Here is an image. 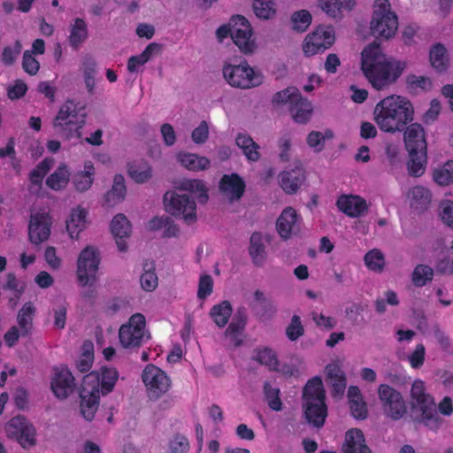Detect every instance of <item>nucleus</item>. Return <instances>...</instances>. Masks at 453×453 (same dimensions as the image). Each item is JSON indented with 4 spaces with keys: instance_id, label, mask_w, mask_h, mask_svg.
I'll return each mask as SVG.
<instances>
[{
    "instance_id": "5",
    "label": "nucleus",
    "mask_w": 453,
    "mask_h": 453,
    "mask_svg": "<svg viewBox=\"0 0 453 453\" xmlns=\"http://www.w3.org/2000/svg\"><path fill=\"white\" fill-rule=\"evenodd\" d=\"M99 264V254L94 248L87 247L81 252L77 262V278L81 286H89L81 294L86 300H93L96 297V290L91 287L96 280Z\"/></svg>"
},
{
    "instance_id": "34",
    "label": "nucleus",
    "mask_w": 453,
    "mask_h": 453,
    "mask_svg": "<svg viewBox=\"0 0 453 453\" xmlns=\"http://www.w3.org/2000/svg\"><path fill=\"white\" fill-rule=\"evenodd\" d=\"M249 254L256 266H262L266 259L265 246L260 233L254 232L250 238Z\"/></svg>"
},
{
    "instance_id": "36",
    "label": "nucleus",
    "mask_w": 453,
    "mask_h": 453,
    "mask_svg": "<svg viewBox=\"0 0 453 453\" xmlns=\"http://www.w3.org/2000/svg\"><path fill=\"white\" fill-rule=\"evenodd\" d=\"M126 193L127 188L123 175H115L111 190H109L104 196L106 205L111 207L122 202L125 199Z\"/></svg>"
},
{
    "instance_id": "10",
    "label": "nucleus",
    "mask_w": 453,
    "mask_h": 453,
    "mask_svg": "<svg viewBox=\"0 0 453 453\" xmlns=\"http://www.w3.org/2000/svg\"><path fill=\"white\" fill-rule=\"evenodd\" d=\"M165 211L173 216H182L187 223L196 219V203L188 195H179L174 191H167L164 195Z\"/></svg>"
},
{
    "instance_id": "52",
    "label": "nucleus",
    "mask_w": 453,
    "mask_h": 453,
    "mask_svg": "<svg viewBox=\"0 0 453 453\" xmlns=\"http://www.w3.org/2000/svg\"><path fill=\"white\" fill-rule=\"evenodd\" d=\"M366 266L375 272H382L385 265V257L383 253L378 250L373 249L368 251L364 257Z\"/></svg>"
},
{
    "instance_id": "13",
    "label": "nucleus",
    "mask_w": 453,
    "mask_h": 453,
    "mask_svg": "<svg viewBox=\"0 0 453 453\" xmlns=\"http://www.w3.org/2000/svg\"><path fill=\"white\" fill-rule=\"evenodd\" d=\"M8 437L16 440L24 449H29L36 444V431L32 423L22 415L13 417L6 424Z\"/></svg>"
},
{
    "instance_id": "1",
    "label": "nucleus",
    "mask_w": 453,
    "mask_h": 453,
    "mask_svg": "<svg viewBox=\"0 0 453 453\" xmlns=\"http://www.w3.org/2000/svg\"><path fill=\"white\" fill-rule=\"evenodd\" d=\"M397 27L398 18L391 11L389 2L375 0L370 21V32L375 39L362 50L360 69L376 90H384L396 83L407 69V61L388 56L380 48V42L394 37Z\"/></svg>"
},
{
    "instance_id": "47",
    "label": "nucleus",
    "mask_w": 453,
    "mask_h": 453,
    "mask_svg": "<svg viewBox=\"0 0 453 453\" xmlns=\"http://www.w3.org/2000/svg\"><path fill=\"white\" fill-rule=\"evenodd\" d=\"M84 82L88 94L93 95L95 90V74L96 72V62L92 57L85 58L83 61Z\"/></svg>"
},
{
    "instance_id": "29",
    "label": "nucleus",
    "mask_w": 453,
    "mask_h": 453,
    "mask_svg": "<svg viewBox=\"0 0 453 453\" xmlns=\"http://www.w3.org/2000/svg\"><path fill=\"white\" fill-rule=\"evenodd\" d=\"M311 103L301 94L289 106V111L294 121L297 124H306L312 114Z\"/></svg>"
},
{
    "instance_id": "62",
    "label": "nucleus",
    "mask_w": 453,
    "mask_h": 453,
    "mask_svg": "<svg viewBox=\"0 0 453 453\" xmlns=\"http://www.w3.org/2000/svg\"><path fill=\"white\" fill-rule=\"evenodd\" d=\"M426 349L422 343L416 346L415 350L408 356V360L414 369L420 368L425 361Z\"/></svg>"
},
{
    "instance_id": "59",
    "label": "nucleus",
    "mask_w": 453,
    "mask_h": 453,
    "mask_svg": "<svg viewBox=\"0 0 453 453\" xmlns=\"http://www.w3.org/2000/svg\"><path fill=\"white\" fill-rule=\"evenodd\" d=\"M22 67L24 71L29 75H35L38 73L40 68V63L32 55L30 50H26L22 58Z\"/></svg>"
},
{
    "instance_id": "51",
    "label": "nucleus",
    "mask_w": 453,
    "mask_h": 453,
    "mask_svg": "<svg viewBox=\"0 0 453 453\" xmlns=\"http://www.w3.org/2000/svg\"><path fill=\"white\" fill-rule=\"evenodd\" d=\"M298 94L301 93L296 88L288 87L287 88L278 91L273 95L272 104L273 105L280 106L289 103L291 105L298 97Z\"/></svg>"
},
{
    "instance_id": "3",
    "label": "nucleus",
    "mask_w": 453,
    "mask_h": 453,
    "mask_svg": "<svg viewBox=\"0 0 453 453\" xmlns=\"http://www.w3.org/2000/svg\"><path fill=\"white\" fill-rule=\"evenodd\" d=\"M411 418L432 431H437L443 419L439 416L433 396L426 393L425 383L415 380L411 388Z\"/></svg>"
},
{
    "instance_id": "55",
    "label": "nucleus",
    "mask_w": 453,
    "mask_h": 453,
    "mask_svg": "<svg viewBox=\"0 0 453 453\" xmlns=\"http://www.w3.org/2000/svg\"><path fill=\"white\" fill-rule=\"evenodd\" d=\"M274 0H253V11L259 19H269L275 14Z\"/></svg>"
},
{
    "instance_id": "49",
    "label": "nucleus",
    "mask_w": 453,
    "mask_h": 453,
    "mask_svg": "<svg viewBox=\"0 0 453 453\" xmlns=\"http://www.w3.org/2000/svg\"><path fill=\"white\" fill-rule=\"evenodd\" d=\"M253 359L261 365L268 366L272 371L278 370L279 361L276 353L271 348L257 349Z\"/></svg>"
},
{
    "instance_id": "39",
    "label": "nucleus",
    "mask_w": 453,
    "mask_h": 453,
    "mask_svg": "<svg viewBox=\"0 0 453 453\" xmlns=\"http://www.w3.org/2000/svg\"><path fill=\"white\" fill-rule=\"evenodd\" d=\"M35 312V307L33 303L27 302L19 310L17 320L21 330L22 336H28L33 327V317Z\"/></svg>"
},
{
    "instance_id": "12",
    "label": "nucleus",
    "mask_w": 453,
    "mask_h": 453,
    "mask_svg": "<svg viewBox=\"0 0 453 453\" xmlns=\"http://www.w3.org/2000/svg\"><path fill=\"white\" fill-rule=\"evenodd\" d=\"M335 42L334 29L332 26H319L309 34L303 42V50L306 57L323 53Z\"/></svg>"
},
{
    "instance_id": "41",
    "label": "nucleus",
    "mask_w": 453,
    "mask_h": 453,
    "mask_svg": "<svg viewBox=\"0 0 453 453\" xmlns=\"http://www.w3.org/2000/svg\"><path fill=\"white\" fill-rule=\"evenodd\" d=\"M97 373V372H96ZM99 375V391L103 395L111 393L119 378V372L115 368L102 367Z\"/></svg>"
},
{
    "instance_id": "40",
    "label": "nucleus",
    "mask_w": 453,
    "mask_h": 453,
    "mask_svg": "<svg viewBox=\"0 0 453 453\" xmlns=\"http://www.w3.org/2000/svg\"><path fill=\"white\" fill-rule=\"evenodd\" d=\"M316 398L326 399L322 379L319 376L309 380L303 388V402L312 401Z\"/></svg>"
},
{
    "instance_id": "16",
    "label": "nucleus",
    "mask_w": 453,
    "mask_h": 453,
    "mask_svg": "<svg viewBox=\"0 0 453 453\" xmlns=\"http://www.w3.org/2000/svg\"><path fill=\"white\" fill-rule=\"evenodd\" d=\"M51 232V222L48 213L37 212L30 217L28 226L29 241L39 245L47 241Z\"/></svg>"
},
{
    "instance_id": "22",
    "label": "nucleus",
    "mask_w": 453,
    "mask_h": 453,
    "mask_svg": "<svg viewBox=\"0 0 453 453\" xmlns=\"http://www.w3.org/2000/svg\"><path fill=\"white\" fill-rule=\"evenodd\" d=\"M326 382L331 385V395L335 399H341L345 392L347 378L345 372L336 364H328L326 366Z\"/></svg>"
},
{
    "instance_id": "20",
    "label": "nucleus",
    "mask_w": 453,
    "mask_h": 453,
    "mask_svg": "<svg viewBox=\"0 0 453 453\" xmlns=\"http://www.w3.org/2000/svg\"><path fill=\"white\" fill-rule=\"evenodd\" d=\"M246 322V309L243 306L239 307L225 332L226 338L233 346L240 347L242 344V339L241 336L245 328Z\"/></svg>"
},
{
    "instance_id": "31",
    "label": "nucleus",
    "mask_w": 453,
    "mask_h": 453,
    "mask_svg": "<svg viewBox=\"0 0 453 453\" xmlns=\"http://www.w3.org/2000/svg\"><path fill=\"white\" fill-rule=\"evenodd\" d=\"M88 31L86 21L83 19L76 18L70 27L68 36L69 44L72 49L78 50L81 44L88 39Z\"/></svg>"
},
{
    "instance_id": "44",
    "label": "nucleus",
    "mask_w": 453,
    "mask_h": 453,
    "mask_svg": "<svg viewBox=\"0 0 453 453\" xmlns=\"http://www.w3.org/2000/svg\"><path fill=\"white\" fill-rule=\"evenodd\" d=\"M54 160L50 157H46L42 160L29 173V181L37 187H41L42 180L47 173L50 172Z\"/></svg>"
},
{
    "instance_id": "64",
    "label": "nucleus",
    "mask_w": 453,
    "mask_h": 453,
    "mask_svg": "<svg viewBox=\"0 0 453 453\" xmlns=\"http://www.w3.org/2000/svg\"><path fill=\"white\" fill-rule=\"evenodd\" d=\"M169 448L171 453H186L188 450L189 443L186 437L177 434L170 441Z\"/></svg>"
},
{
    "instance_id": "25",
    "label": "nucleus",
    "mask_w": 453,
    "mask_h": 453,
    "mask_svg": "<svg viewBox=\"0 0 453 453\" xmlns=\"http://www.w3.org/2000/svg\"><path fill=\"white\" fill-rule=\"evenodd\" d=\"M131 229L132 226L124 214L119 213L112 219L111 231L119 251H127V245L124 239L129 236Z\"/></svg>"
},
{
    "instance_id": "8",
    "label": "nucleus",
    "mask_w": 453,
    "mask_h": 453,
    "mask_svg": "<svg viewBox=\"0 0 453 453\" xmlns=\"http://www.w3.org/2000/svg\"><path fill=\"white\" fill-rule=\"evenodd\" d=\"M379 399L384 414L396 421L407 413V405L403 395L388 384H380L378 388Z\"/></svg>"
},
{
    "instance_id": "48",
    "label": "nucleus",
    "mask_w": 453,
    "mask_h": 453,
    "mask_svg": "<svg viewBox=\"0 0 453 453\" xmlns=\"http://www.w3.org/2000/svg\"><path fill=\"white\" fill-rule=\"evenodd\" d=\"M263 392L268 406L275 411L282 410V403L280 398V389L274 388L270 382L265 381L263 386Z\"/></svg>"
},
{
    "instance_id": "46",
    "label": "nucleus",
    "mask_w": 453,
    "mask_h": 453,
    "mask_svg": "<svg viewBox=\"0 0 453 453\" xmlns=\"http://www.w3.org/2000/svg\"><path fill=\"white\" fill-rule=\"evenodd\" d=\"M292 29L297 33L305 32L310 27L312 17L309 11L300 10L291 15Z\"/></svg>"
},
{
    "instance_id": "18",
    "label": "nucleus",
    "mask_w": 453,
    "mask_h": 453,
    "mask_svg": "<svg viewBox=\"0 0 453 453\" xmlns=\"http://www.w3.org/2000/svg\"><path fill=\"white\" fill-rule=\"evenodd\" d=\"M326 399L316 398L312 401L303 402V414L307 422L316 428L324 426L327 417Z\"/></svg>"
},
{
    "instance_id": "38",
    "label": "nucleus",
    "mask_w": 453,
    "mask_h": 453,
    "mask_svg": "<svg viewBox=\"0 0 453 453\" xmlns=\"http://www.w3.org/2000/svg\"><path fill=\"white\" fill-rule=\"evenodd\" d=\"M410 159L407 163L408 173L412 177H420L424 174L427 160L426 151H408Z\"/></svg>"
},
{
    "instance_id": "61",
    "label": "nucleus",
    "mask_w": 453,
    "mask_h": 453,
    "mask_svg": "<svg viewBox=\"0 0 453 453\" xmlns=\"http://www.w3.org/2000/svg\"><path fill=\"white\" fill-rule=\"evenodd\" d=\"M4 288L14 291L17 299H19L25 290V284L20 282L13 273H9L6 275V282Z\"/></svg>"
},
{
    "instance_id": "26",
    "label": "nucleus",
    "mask_w": 453,
    "mask_h": 453,
    "mask_svg": "<svg viewBox=\"0 0 453 453\" xmlns=\"http://www.w3.org/2000/svg\"><path fill=\"white\" fill-rule=\"evenodd\" d=\"M254 301L251 309L260 321H268L275 315L276 306L270 298L265 296L263 291L257 289L254 292Z\"/></svg>"
},
{
    "instance_id": "30",
    "label": "nucleus",
    "mask_w": 453,
    "mask_h": 453,
    "mask_svg": "<svg viewBox=\"0 0 453 453\" xmlns=\"http://www.w3.org/2000/svg\"><path fill=\"white\" fill-rule=\"evenodd\" d=\"M70 169L66 164L61 163L57 169L48 176L46 186L55 191L65 189L70 181Z\"/></svg>"
},
{
    "instance_id": "14",
    "label": "nucleus",
    "mask_w": 453,
    "mask_h": 453,
    "mask_svg": "<svg viewBox=\"0 0 453 453\" xmlns=\"http://www.w3.org/2000/svg\"><path fill=\"white\" fill-rule=\"evenodd\" d=\"M145 327V318L141 313L131 316L127 325H122L119 331V338L121 345L127 348H138L141 346Z\"/></svg>"
},
{
    "instance_id": "60",
    "label": "nucleus",
    "mask_w": 453,
    "mask_h": 453,
    "mask_svg": "<svg viewBox=\"0 0 453 453\" xmlns=\"http://www.w3.org/2000/svg\"><path fill=\"white\" fill-rule=\"evenodd\" d=\"M351 416L357 420H365L368 417V410L365 402L362 399L352 401L349 403Z\"/></svg>"
},
{
    "instance_id": "21",
    "label": "nucleus",
    "mask_w": 453,
    "mask_h": 453,
    "mask_svg": "<svg viewBox=\"0 0 453 453\" xmlns=\"http://www.w3.org/2000/svg\"><path fill=\"white\" fill-rule=\"evenodd\" d=\"M245 182L237 173L225 174L219 182L220 191L233 203L242 198L245 191Z\"/></svg>"
},
{
    "instance_id": "63",
    "label": "nucleus",
    "mask_w": 453,
    "mask_h": 453,
    "mask_svg": "<svg viewBox=\"0 0 453 453\" xmlns=\"http://www.w3.org/2000/svg\"><path fill=\"white\" fill-rule=\"evenodd\" d=\"M440 216L441 220L453 229V202L446 200L440 204Z\"/></svg>"
},
{
    "instance_id": "45",
    "label": "nucleus",
    "mask_w": 453,
    "mask_h": 453,
    "mask_svg": "<svg viewBox=\"0 0 453 453\" xmlns=\"http://www.w3.org/2000/svg\"><path fill=\"white\" fill-rule=\"evenodd\" d=\"M128 174L136 183H144L151 178L152 170L146 162H142L139 165L130 164Z\"/></svg>"
},
{
    "instance_id": "2",
    "label": "nucleus",
    "mask_w": 453,
    "mask_h": 453,
    "mask_svg": "<svg viewBox=\"0 0 453 453\" xmlns=\"http://www.w3.org/2000/svg\"><path fill=\"white\" fill-rule=\"evenodd\" d=\"M374 120L386 133L403 132L414 119V107L405 96L392 95L380 100L374 108Z\"/></svg>"
},
{
    "instance_id": "50",
    "label": "nucleus",
    "mask_w": 453,
    "mask_h": 453,
    "mask_svg": "<svg viewBox=\"0 0 453 453\" xmlns=\"http://www.w3.org/2000/svg\"><path fill=\"white\" fill-rule=\"evenodd\" d=\"M434 269L426 265H418L412 273V282L416 287H423L432 281Z\"/></svg>"
},
{
    "instance_id": "43",
    "label": "nucleus",
    "mask_w": 453,
    "mask_h": 453,
    "mask_svg": "<svg viewBox=\"0 0 453 453\" xmlns=\"http://www.w3.org/2000/svg\"><path fill=\"white\" fill-rule=\"evenodd\" d=\"M232 312L231 303L228 301H222L211 308L210 315L219 326L223 327L228 322Z\"/></svg>"
},
{
    "instance_id": "4",
    "label": "nucleus",
    "mask_w": 453,
    "mask_h": 453,
    "mask_svg": "<svg viewBox=\"0 0 453 453\" xmlns=\"http://www.w3.org/2000/svg\"><path fill=\"white\" fill-rule=\"evenodd\" d=\"M86 118L84 107L80 106L74 100L68 99L60 106L52 126L66 140L80 138Z\"/></svg>"
},
{
    "instance_id": "15",
    "label": "nucleus",
    "mask_w": 453,
    "mask_h": 453,
    "mask_svg": "<svg viewBox=\"0 0 453 453\" xmlns=\"http://www.w3.org/2000/svg\"><path fill=\"white\" fill-rule=\"evenodd\" d=\"M50 388L54 395L59 400L66 399L74 392L76 388L75 379L67 366L54 367Z\"/></svg>"
},
{
    "instance_id": "53",
    "label": "nucleus",
    "mask_w": 453,
    "mask_h": 453,
    "mask_svg": "<svg viewBox=\"0 0 453 453\" xmlns=\"http://www.w3.org/2000/svg\"><path fill=\"white\" fill-rule=\"evenodd\" d=\"M400 367V365L393 364L389 370L385 373V378L389 383L396 387H404L410 384L411 379L401 372L399 371Z\"/></svg>"
},
{
    "instance_id": "42",
    "label": "nucleus",
    "mask_w": 453,
    "mask_h": 453,
    "mask_svg": "<svg viewBox=\"0 0 453 453\" xmlns=\"http://www.w3.org/2000/svg\"><path fill=\"white\" fill-rule=\"evenodd\" d=\"M405 86L407 90L411 94H418L419 90L429 91L433 88V81L429 77L418 76L410 73L405 77Z\"/></svg>"
},
{
    "instance_id": "6",
    "label": "nucleus",
    "mask_w": 453,
    "mask_h": 453,
    "mask_svg": "<svg viewBox=\"0 0 453 453\" xmlns=\"http://www.w3.org/2000/svg\"><path fill=\"white\" fill-rule=\"evenodd\" d=\"M223 75L230 86L242 89L258 87L264 81L263 74L255 71L247 60L242 61L239 65H225Z\"/></svg>"
},
{
    "instance_id": "19",
    "label": "nucleus",
    "mask_w": 453,
    "mask_h": 453,
    "mask_svg": "<svg viewBox=\"0 0 453 453\" xmlns=\"http://www.w3.org/2000/svg\"><path fill=\"white\" fill-rule=\"evenodd\" d=\"M403 129V142L407 151H426L425 129L419 123H409Z\"/></svg>"
},
{
    "instance_id": "56",
    "label": "nucleus",
    "mask_w": 453,
    "mask_h": 453,
    "mask_svg": "<svg viewBox=\"0 0 453 453\" xmlns=\"http://www.w3.org/2000/svg\"><path fill=\"white\" fill-rule=\"evenodd\" d=\"M304 334V328L298 315H293L286 328V335L291 342H296Z\"/></svg>"
},
{
    "instance_id": "7",
    "label": "nucleus",
    "mask_w": 453,
    "mask_h": 453,
    "mask_svg": "<svg viewBox=\"0 0 453 453\" xmlns=\"http://www.w3.org/2000/svg\"><path fill=\"white\" fill-rule=\"evenodd\" d=\"M79 395L81 397V412L85 419L90 421L94 418L99 405L98 373L91 372L84 376Z\"/></svg>"
},
{
    "instance_id": "27",
    "label": "nucleus",
    "mask_w": 453,
    "mask_h": 453,
    "mask_svg": "<svg viewBox=\"0 0 453 453\" xmlns=\"http://www.w3.org/2000/svg\"><path fill=\"white\" fill-rule=\"evenodd\" d=\"M342 453H372L365 444L364 433L359 428H351L345 434Z\"/></svg>"
},
{
    "instance_id": "11",
    "label": "nucleus",
    "mask_w": 453,
    "mask_h": 453,
    "mask_svg": "<svg viewBox=\"0 0 453 453\" xmlns=\"http://www.w3.org/2000/svg\"><path fill=\"white\" fill-rule=\"evenodd\" d=\"M229 26L232 30V40L240 50L246 54H252L257 44L251 39L252 27L249 20L242 15H234L229 19Z\"/></svg>"
},
{
    "instance_id": "54",
    "label": "nucleus",
    "mask_w": 453,
    "mask_h": 453,
    "mask_svg": "<svg viewBox=\"0 0 453 453\" xmlns=\"http://www.w3.org/2000/svg\"><path fill=\"white\" fill-rule=\"evenodd\" d=\"M434 180L441 186H446L453 181V161L449 160L441 168L435 169Z\"/></svg>"
},
{
    "instance_id": "32",
    "label": "nucleus",
    "mask_w": 453,
    "mask_h": 453,
    "mask_svg": "<svg viewBox=\"0 0 453 453\" xmlns=\"http://www.w3.org/2000/svg\"><path fill=\"white\" fill-rule=\"evenodd\" d=\"M429 61L438 73H444L448 71L449 63L447 57V50L443 44L438 42L431 47Z\"/></svg>"
},
{
    "instance_id": "23",
    "label": "nucleus",
    "mask_w": 453,
    "mask_h": 453,
    "mask_svg": "<svg viewBox=\"0 0 453 453\" xmlns=\"http://www.w3.org/2000/svg\"><path fill=\"white\" fill-rule=\"evenodd\" d=\"M305 179V171L302 166H296L293 169L285 170L279 175L280 186L288 195L296 194Z\"/></svg>"
},
{
    "instance_id": "58",
    "label": "nucleus",
    "mask_w": 453,
    "mask_h": 453,
    "mask_svg": "<svg viewBox=\"0 0 453 453\" xmlns=\"http://www.w3.org/2000/svg\"><path fill=\"white\" fill-rule=\"evenodd\" d=\"M21 47L19 41L15 42L13 48L11 46L4 47L1 56L3 64L6 66L12 65L21 51Z\"/></svg>"
},
{
    "instance_id": "28",
    "label": "nucleus",
    "mask_w": 453,
    "mask_h": 453,
    "mask_svg": "<svg viewBox=\"0 0 453 453\" xmlns=\"http://www.w3.org/2000/svg\"><path fill=\"white\" fill-rule=\"evenodd\" d=\"M319 7L329 17L342 19V10L351 11L356 6V0H318Z\"/></svg>"
},
{
    "instance_id": "57",
    "label": "nucleus",
    "mask_w": 453,
    "mask_h": 453,
    "mask_svg": "<svg viewBox=\"0 0 453 453\" xmlns=\"http://www.w3.org/2000/svg\"><path fill=\"white\" fill-rule=\"evenodd\" d=\"M140 282L142 289L150 292L153 291L158 284V279L154 268L145 269L141 275Z\"/></svg>"
},
{
    "instance_id": "35",
    "label": "nucleus",
    "mask_w": 453,
    "mask_h": 453,
    "mask_svg": "<svg viewBox=\"0 0 453 453\" xmlns=\"http://www.w3.org/2000/svg\"><path fill=\"white\" fill-rule=\"evenodd\" d=\"M95 173L93 163L86 161L84 163V170L75 173L73 178L75 189L79 192H85L89 189L93 183Z\"/></svg>"
},
{
    "instance_id": "9",
    "label": "nucleus",
    "mask_w": 453,
    "mask_h": 453,
    "mask_svg": "<svg viewBox=\"0 0 453 453\" xmlns=\"http://www.w3.org/2000/svg\"><path fill=\"white\" fill-rule=\"evenodd\" d=\"M142 380L150 400L159 399L171 387V380L166 372L152 364L144 367Z\"/></svg>"
},
{
    "instance_id": "17",
    "label": "nucleus",
    "mask_w": 453,
    "mask_h": 453,
    "mask_svg": "<svg viewBox=\"0 0 453 453\" xmlns=\"http://www.w3.org/2000/svg\"><path fill=\"white\" fill-rule=\"evenodd\" d=\"M336 206L349 218L362 217L369 209L366 200L355 195H342L336 202Z\"/></svg>"
},
{
    "instance_id": "24",
    "label": "nucleus",
    "mask_w": 453,
    "mask_h": 453,
    "mask_svg": "<svg viewBox=\"0 0 453 453\" xmlns=\"http://www.w3.org/2000/svg\"><path fill=\"white\" fill-rule=\"evenodd\" d=\"M297 213L291 208H285L276 221V228L284 240H288L292 234L298 233L299 227L296 225Z\"/></svg>"
},
{
    "instance_id": "37",
    "label": "nucleus",
    "mask_w": 453,
    "mask_h": 453,
    "mask_svg": "<svg viewBox=\"0 0 453 453\" xmlns=\"http://www.w3.org/2000/svg\"><path fill=\"white\" fill-rule=\"evenodd\" d=\"M431 192L422 187L416 186L410 191L411 207L418 212H422L427 209L431 202Z\"/></svg>"
},
{
    "instance_id": "33",
    "label": "nucleus",
    "mask_w": 453,
    "mask_h": 453,
    "mask_svg": "<svg viewBox=\"0 0 453 453\" xmlns=\"http://www.w3.org/2000/svg\"><path fill=\"white\" fill-rule=\"evenodd\" d=\"M88 212L78 207L72 211L69 219L66 220V229L72 239H77L79 234L86 227Z\"/></svg>"
}]
</instances>
